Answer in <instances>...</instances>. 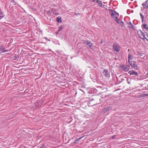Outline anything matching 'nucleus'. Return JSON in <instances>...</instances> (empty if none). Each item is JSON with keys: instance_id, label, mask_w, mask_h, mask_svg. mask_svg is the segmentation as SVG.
I'll return each mask as SVG.
<instances>
[{"instance_id": "19", "label": "nucleus", "mask_w": 148, "mask_h": 148, "mask_svg": "<svg viewBox=\"0 0 148 148\" xmlns=\"http://www.w3.org/2000/svg\"><path fill=\"white\" fill-rule=\"evenodd\" d=\"M140 14L142 19V22H143L144 16L141 13H140Z\"/></svg>"}, {"instance_id": "4", "label": "nucleus", "mask_w": 148, "mask_h": 148, "mask_svg": "<svg viewBox=\"0 0 148 148\" xmlns=\"http://www.w3.org/2000/svg\"><path fill=\"white\" fill-rule=\"evenodd\" d=\"M144 8L148 9V0L146 1L143 3L142 4Z\"/></svg>"}, {"instance_id": "30", "label": "nucleus", "mask_w": 148, "mask_h": 148, "mask_svg": "<svg viewBox=\"0 0 148 148\" xmlns=\"http://www.w3.org/2000/svg\"><path fill=\"white\" fill-rule=\"evenodd\" d=\"M116 135H114L112 137V138L113 139H115V138H116Z\"/></svg>"}, {"instance_id": "29", "label": "nucleus", "mask_w": 148, "mask_h": 148, "mask_svg": "<svg viewBox=\"0 0 148 148\" xmlns=\"http://www.w3.org/2000/svg\"><path fill=\"white\" fill-rule=\"evenodd\" d=\"M113 11H114V10H112L111 9H109V11L110 14V13H113Z\"/></svg>"}, {"instance_id": "31", "label": "nucleus", "mask_w": 148, "mask_h": 148, "mask_svg": "<svg viewBox=\"0 0 148 148\" xmlns=\"http://www.w3.org/2000/svg\"><path fill=\"white\" fill-rule=\"evenodd\" d=\"M127 68V69H128L129 70V69H130V66L129 65H126L125 66Z\"/></svg>"}, {"instance_id": "33", "label": "nucleus", "mask_w": 148, "mask_h": 148, "mask_svg": "<svg viewBox=\"0 0 148 148\" xmlns=\"http://www.w3.org/2000/svg\"><path fill=\"white\" fill-rule=\"evenodd\" d=\"M117 12H116L114 10L112 13H113V14L114 13V14H116Z\"/></svg>"}, {"instance_id": "39", "label": "nucleus", "mask_w": 148, "mask_h": 148, "mask_svg": "<svg viewBox=\"0 0 148 148\" xmlns=\"http://www.w3.org/2000/svg\"><path fill=\"white\" fill-rule=\"evenodd\" d=\"M147 75L148 77V73H147Z\"/></svg>"}, {"instance_id": "40", "label": "nucleus", "mask_w": 148, "mask_h": 148, "mask_svg": "<svg viewBox=\"0 0 148 148\" xmlns=\"http://www.w3.org/2000/svg\"><path fill=\"white\" fill-rule=\"evenodd\" d=\"M58 32H56V33H57V34H58Z\"/></svg>"}, {"instance_id": "20", "label": "nucleus", "mask_w": 148, "mask_h": 148, "mask_svg": "<svg viewBox=\"0 0 148 148\" xmlns=\"http://www.w3.org/2000/svg\"><path fill=\"white\" fill-rule=\"evenodd\" d=\"M63 27L62 26H61L58 27V32L61 31Z\"/></svg>"}, {"instance_id": "25", "label": "nucleus", "mask_w": 148, "mask_h": 148, "mask_svg": "<svg viewBox=\"0 0 148 148\" xmlns=\"http://www.w3.org/2000/svg\"><path fill=\"white\" fill-rule=\"evenodd\" d=\"M10 2L11 3H13V5H16V3L14 1V0H11Z\"/></svg>"}, {"instance_id": "16", "label": "nucleus", "mask_w": 148, "mask_h": 148, "mask_svg": "<svg viewBox=\"0 0 148 148\" xmlns=\"http://www.w3.org/2000/svg\"><path fill=\"white\" fill-rule=\"evenodd\" d=\"M97 2L98 3L99 6L102 7L103 4L101 1L97 0Z\"/></svg>"}, {"instance_id": "21", "label": "nucleus", "mask_w": 148, "mask_h": 148, "mask_svg": "<svg viewBox=\"0 0 148 148\" xmlns=\"http://www.w3.org/2000/svg\"><path fill=\"white\" fill-rule=\"evenodd\" d=\"M114 20L116 22V23L118 22L119 21L118 17V16L115 17V18L114 19Z\"/></svg>"}, {"instance_id": "9", "label": "nucleus", "mask_w": 148, "mask_h": 148, "mask_svg": "<svg viewBox=\"0 0 148 148\" xmlns=\"http://www.w3.org/2000/svg\"><path fill=\"white\" fill-rule=\"evenodd\" d=\"M131 56L130 54H129L128 55V62L129 63L131 66H132V61H130V60L131 59Z\"/></svg>"}, {"instance_id": "7", "label": "nucleus", "mask_w": 148, "mask_h": 148, "mask_svg": "<svg viewBox=\"0 0 148 148\" xmlns=\"http://www.w3.org/2000/svg\"><path fill=\"white\" fill-rule=\"evenodd\" d=\"M103 74L104 76L106 77H108L109 75V73L108 71V70L104 69V70Z\"/></svg>"}, {"instance_id": "42", "label": "nucleus", "mask_w": 148, "mask_h": 148, "mask_svg": "<svg viewBox=\"0 0 148 148\" xmlns=\"http://www.w3.org/2000/svg\"><path fill=\"white\" fill-rule=\"evenodd\" d=\"M120 21H119V23H120Z\"/></svg>"}, {"instance_id": "18", "label": "nucleus", "mask_w": 148, "mask_h": 148, "mask_svg": "<svg viewBox=\"0 0 148 148\" xmlns=\"http://www.w3.org/2000/svg\"><path fill=\"white\" fill-rule=\"evenodd\" d=\"M147 25L145 24H144L143 25V27H144V29H146V30H148V27H147Z\"/></svg>"}, {"instance_id": "28", "label": "nucleus", "mask_w": 148, "mask_h": 148, "mask_svg": "<svg viewBox=\"0 0 148 148\" xmlns=\"http://www.w3.org/2000/svg\"><path fill=\"white\" fill-rule=\"evenodd\" d=\"M139 37H140L143 40H145V39H146L147 40V38L145 36L143 37H140V36H139Z\"/></svg>"}, {"instance_id": "26", "label": "nucleus", "mask_w": 148, "mask_h": 148, "mask_svg": "<svg viewBox=\"0 0 148 148\" xmlns=\"http://www.w3.org/2000/svg\"><path fill=\"white\" fill-rule=\"evenodd\" d=\"M141 32V35L142 37H144L145 36V34L143 32L141 31L140 30Z\"/></svg>"}, {"instance_id": "13", "label": "nucleus", "mask_w": 148, "mask_h": 148, "mask_svg": "<svg viewBox=\"0 0 148 148\" xmlns=\"http://www.w3.org/2000/svg\"><path fill=\"white\" fill-rule=\"evenodd\" d=\"M83 137H80L79 138H77L76 139L74 142L75 144H77L78 143L79 141Z\"/></svg>"}, {"instance_id": "22", "label": "nucleus", "mask_w": 148, "mask_h": 148, "mask_svg": "<svg viewBox=\"0 0 148 148\" xmlns=\"http://www.w3.org/2000/svg\"><path fill=\"white\" fill-rule=\"evenodd\" d=\"M110 14L112 18H114L115 17V16H116V14H114V13L113 14L112 13H110Z\"/></svg>"}, {"instance_id": "38", "label": "nucleus", "mask_w": 148, "mask_h": 148, "mask_svg": "<svg viewBox=\"0 0 148 148\" xmlns=\"http://www.w3.org/2000/svg\"><path fill=\"white\" fill-rule=\"evenodd\" d=\"M142 53H140V56H142L143 55H142Z\"/></svg>"}, {"instance_id": "8", "label": "nucleus", "mask_w": 148, "mask_h": 148, "mask_svg": "<svg viewBox=\"0 0 148 148\" xmlns=\"http://www.w3.org/2000/svg\"><path fill=\"white\" fill-rule=\"evenodd\" d=\"M127 24L131 25V26H128L129 28H132L134 30L136 29V27L135 26L133 25L131 22H130L129 23H128Z\"/></svg>"}, {"instance_id": "3", "label": "nucleus", "mask_w": 148, "mask_h": 148, "mask_svg": "<svg viewBox=\"0 0 148 148\" xmlns=\"http://www.w3.org/2000/svg\"><path fill=\"white\" fill-rule=\"evenodd\" d=\"M132 66L135 69L138 70V65L136 64V62L134 61H132Z\"/></svg>"}, {"instance_id": "36", "label": "nucleus", "mask_w": 148, "mask_h": 148, "mask_svg": "<svg viewBox=\"0 0 148 148\" xmlns=\"http://www.w3.org/2000/svg\"><path fill=\"white\" fill-rule=\"evenodd\" d=\"M40 43H44L45 45H46V42H40Z\"/></svg>"}, {"instance_id": "11", "label": "nucleus", "mask_w": 148, "mask_h": 148, "mask_svg": "<svg viewBox=\"0 0 148 148\" xmlns=\"http://www.w3.org/2000/svg\"><path fill=\"white\" fill-rule=\"evenodd\" d=\"M4 16V13L2 12L1 9H0V20L3 18Z\"/></svg>"}, {"instance_id": "27", "label": "nucleus", "mask_w": 148, "mask_h": 148, "mask_svg": "<svg viewBox=\"0 0 148 148\" xmlns=\"http://www.w3.org/2000/svg\"><path fill=\"white\" fill-rule=\"evenodd\" d=\"M142 97L148 96V94H142Z\"/></svg>"}, {"instance_id": "24", "label": "nucleus", "mask_w": 148, "mask_h": 148, "mask_svg": "<svg viewBox=\"0 0 148 148\" xmlns=\"http://www.w3.org/2000/svg\"><path fill=\"white\" fill-rule=\"evenodd\" d=\"M47 14L49 16H50L51 15V13L49 11H48L46 12Z\"/></svg>"}, {"instance_id": "5", "label": "nucleus", "mask_w": 148, "mask_h": 148, "mask_svg": "<svg viewBox=\"0 0 148 148\" xmlns=\"http://www.w3.org/2000/svg\"><path fill=\"white\" fill-rule=\"evenodd\" d=\"M112 108V107L110 106L104 108L103 110V112L105 113L108 111L111 110Z\"/></svg>"}, {"instance_id": "34", "label": "nucleus", "mask_w": 148, "mask_h": 148, "mask_svg": "<svg viewBox=\"0 0 148 148\" xmlns=\"http://www.w3.org/2000/svg\"><path fill=\"white\" fill-rule=\"evenodd\" d=\"M120 66H121V67L122 69L123 68L124 66H125L123 65H120Z\"/></svg>"}, {"instance_id": "35", "label": "nucleus", "mask_w": 148, "mask_h": 148, "mask_svg": "<svg viewBox=\"0 0 148 148\" xmlns=\"http://www.w3.org/2000/svg\"><path fill=\"white\" fill-rule=\"evenodd\" d=\"M45 39H46V40H48V41H50V40H49V39H48L47 38V37H45Z\"/></svg>"}, {"instance_id": "17", "label": "nucleus", "mask_w": 148, "mask_h": 148, "mask_svg": "<svg viewBox=\"0 0 148 148\" xmlns=\"http://www.w3.org/2000/svg\"><path fill=\"white\" fill-rule=\"evenodd\" d=\"M117 23L121 25V27H123L124 26V23L123 21H120V23H119V21Z\"/></svg>"}, {"instance_id": "6", "label": "nucleus", "mask_w": 148, "mask_h": 148, "mask_svg": "<svg viewBox=\"0 0 148 148\" xmlns=\"http://www.w3.org/2000/svg\"><path fill=\"white\" fill-rule=\"evenodd\" d=\"M101 97L99 96H96L94 99L96 101L97 103H99L101 102Z\"/></svg>"}, {"instance_id": "32", "label": "nucleus", "mask_w": 148, "mask_h": 148, "mask_svg": "<svg viewBox=\"0 0 148 148\" xmlns=\"http://www.w3.org/2000/svg\"><path fill=\"white\" fill-rule=\"evenodd\" d=\"M80 14V13H75V15L76 16H77L78 15H79V14Z\"/></svg>"}, {"instance_id": "15", "label": "nucleus", "mask_w": 148, "mask_h": 148, "mask_svg": "<svg viewBox=\"0 0 148 148\" xmlns=\"http://www.w3.org/2000/svg\"><path fill=\"white\" fill-rule=\"evenodd\" d=\"M123 70H124L125 72H127L129 70L127 69V68L125 66L123 67V68H122Z\"/></svg>"}, {"instance_id": "10", "label": "nucleus", "mask_w": 148, "mask_h": 148, "mask_svg": "<svg viewBox=\"0 0 148 148\" xmlns=\"http://www.w3.org/2000/svg\"><path fill=\"white\" fill-rule=\"evenodd\" d=\"M128 73L130 75H138V73L136 71H129Z\"/></svg>"}, {"instance_id": "37", "label": "nucleus", "mask_w": 148, "mask_h": 148, "mask_svg": "<svg viewBox=\"0 0 148 148\" xmlns=\"http://www.w3.org/2000/svg\"><path fill=\"white\" fill-rule=\"evenodd\" d=\"M116 15H118V16H119V14L118 12H117V13L116 14Z\"/></svg>"}, {"instance_id": "2", "label": "nucleus", "mask_w": 148, "mask_h": 148, "mask_svg": "<svg viewBox=\"0 0 148 148\" xmlns=\"http://www.w3.org/2000/svg\"><path fill=\"white\" fill-rule=\"evenodd\" d=\"M0 51L1 53H4L8 51L7 50H5V47L2 45L0 46Z\"/></svg>"}, {"instance_id": "1", "label": "nucleus", "mask_w": 148, "mask_h": 148, "mask_svg": "<svg viewBox=\"0 0 148 148\" xmlns=\"http://www.w3.org/2000/svg\"><path fill=\"white\" fill-rule=\"evenodd\" d=\"M113 48L114 51L119 52L120 51L119 47L117 46L114 43L113 45Z\"/></svg>"}, {"instance_id": "41", "label": "nucleus", "mask_w": 148, "mask_h": 148, "mask_svg": "<svg viewBox=\"0 0 148 148\" xmlns=\"http://www.w3.org/2000/svg\"><path fill=\"white\" fill-rule=\"evenodd\" d=\"M95 1V0H92V1L94 2Z\"/></svg>"}, {"instance_id": "12", "label": "nucleus", "mask_w": 148, "mask_h": 148, "mask_svg": "<svg viewBox=\"0 0 148 148\" xmlns=\"http://www.w3.org/2000/svg\"><path fill=\"white\" fill-rule=\"evenodd\" d=\"M83 44H86V45L88 44H91V42L89 40H83Z\"/></svg>"}, {"instance_id": "14", "label": "nucleus", "mask_w": 148, "mask_h": 148, "mask_svg": "<svg viewBox=\"0 0 148 148\" xmlns=\"http://www.w3.org/2000/svg\"><path fill=\"white\" fill-rule=\"evenodd\" d=\"M56 21H57L58 22V23H61L62 22V21L61 20V18H59L58 17H57L56 18Z\"/></svg>"}, {"instance_id": "23", "label": "nucleus", "mask_w": 148, "mask_h": 148, "mask_svg": "<svg viewBox=\"0 0 148 148\" xmlns=\"http://www.w3.org/2000/svg\"><path fill=\"white\" fill-rule=\"evenodd\" d=\"M91 49H92V45H93V44H92L91 43V44H88V45H87Z\"/></svg>"}]
</instances>
